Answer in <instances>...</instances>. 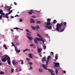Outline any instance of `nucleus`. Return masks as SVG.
Instances as JSON below:
<instances>
[{
    "mask_svg": "<svg viewBox=\"0 0 75 75\" xmlns=\"http://www.w3.org/2000/svg\"><path fill=\"white\" fill-rule=\"evenodd\" d=\"M64 24V26H65L67 25V23L66 22L63 23V22H62L60 24L59 23H57L56 25V30L58 31H59V29L60 28V30L61 29V27Z\"/></svg>",
    "mask_w": 75,
    "mask_h": 75,
    "instance_id": "f257e3e1",
    "label": "nucleus"
},
{
    "mask_svg": "<svg viewBox=\"0 0 75 75\" xmlns=\"http://www.w3.org/2000/svg\"><path fill=\"white\" fill-rule=\"evenodd\" d=\"M8 57H9V56H8V55H5V57L4 58H1V61L2 62H6V60L7 59V58H8Z\"/></svg>",
    "mask_w": 75,
    "mask_h": 75,
    "instance_id": "f03ea898",
    "label": "nucleus"
},
{
    "mask_svg": "<svg viewBox=\"0 0 75 75\" xmlns=\"http://www.w3.org/2000/svg\"><path fill=\"white\" fill-rule=\"evenodd\" d=\"M37 40H38V41H43L42 38H41V39H40L38 38H36V39L34 40V41L35 44H37Z\"/></svg>",
    "mask_w": 75,
    "mask_h": 75,
    "instance_id": "7ed1b4c3",
    "label": "nucleus"
},
{
    "mask_svg": "<svg viewBox=\"0 0 75 75\" xmlns=\"http://www.w3.org/2000/svg\"><path fill=\"white\" fill-rule=\"evenodd\" d=\"M42 66L43 68L45 69L46 70H47L48 69H47V67H48V64H47L46 63L45 65V64H42Z\"/></svg>",
    "mask_w": 75,
    "mask_h": 75,
    "instance_id": "20e7f679",
    "label": "nucleus"
},
{
    "mask_svg": "<svg viewBox=\"0 0 75 75\" xmlns=\"http://www.w3.org/2000/svg\"><path fill=\"white\" fill-rule=\"evenodd\" d=\"M10 11L8 13H7L5 15L6 16V18H8V16L9 14H11L12 12H13V11Z\"/></svg>",
    "mask_w": 75,
    "mask_h": 75,
    "instance_id": "39448f33",
    "label": "nucleus"
},
{
    "mask_svg": "<svg viewBox=\"0 0 75 75\" xmlns=\"http://www.w3.org/2000/svg\"><path fill=\"white\" fill-rule=\"evenodd\" d=\"M7 60L8 65H10L11 64V62H10L11 61L10 60V57H9L7 58Z\"/></svg>",
    "mask_w": 75,
    "mask_h": 75,
    "instance_id": "423d86ee",
    "label": "nucleus"
},
{
    "mask_svg": "<svg viewBox=\"0 0 75 75\" xmlns=\"http://www.w3.org/2000/svg\"><path fill=\"white\" fill-rule=\"evenodd\" d=\"M45 25H45V26H47V27H48L49 26V25H51V23H50V21L45 22Z\"/></svg>",
    "mask_w": 75,
    "mask_h": 75,
    "instance_id": "0eeeda50",
    "label": "nucleus"
},
{
    "mask_svg": "<svg viewBox=\"0 0 75 75\" xmlns=\"http://www.w3.org/2000/svg\"><path fill=\"white\" fill-rule=\"evenodd\" d=\"M54 64V66L56 67H59V63L58 62H53Z\"/></svg>",
    "mask_w": 75,
    "mask_h": 75,
    "instance_id": "6e6552de",
    "label": "nucleus"
},
{
    "mask_svg": "<svg viewBox=\"0 0 75 75\" xmlns=\"http://www.w3.org/2000/svg\"><path fill=\"white\" fill-rule=\"evenodd\" d=\"M0 14L3 16H4V15H5V14L4 13H3V10L1 9L0 10Z\"/></svg>",
    "mask_w": 75,
    "mask_h": 75,
    "instance_id": "1a4fd4ad",
    "label": "nucleus"
},
{
    "mask_svg": "<svg viewBox=\"0 0 75 75\" xmlns=\"http://www.w3.org/2000/svg\"><path fill=\"white\" fill-rule=\"evenodd\" d=\"M27 38L30 41H32V40L33 39V38L30 36H28L27 35H26Z\"/></svg>",
    "mask_w": 75,
    "mask_h": 75,
    "instance_id": "9d476101",
    "label": "nucleus"
},
{
    "mask_svg": "<svg viewBox=\"0 0 75 75\" xmlns=\"http://www.w3.org/2000/svg\"><path fill=\"white\" fill-rule=\"evenodd\" d=\"M44 27H45V28H48V29H49V30L52 29V27L50 26H44Z\"/></svg>",
    "mask_w": 75,
    "mask_h": 75,
    "instance_id": "9b49d317",
    "label": "nucleus"
},
{
    "mask_svg": "<svg viewBox=\"0 0 75 75\" xmlns=\"http://www.w3.org/2000/svg\"><path fill=\"white\" fill-rule=\"evenodd\" d=\"M30 23H35V21L34 20V19L33 18L30 19Z\"/></svg>",
    "mask_w": 75,
    "mask_h": 75,
    "instance_id": "f8f14e48",
    "label": "nucleus"
},
{
    "mask_svg": "<svg viewBox=\"0 0 75 75\" xmlns=\"http://www.w3.org/2000/svg\"><path fill=\"white\" fill-rule=\"evenodd\" d=\"M48 70L50 72L51 74L54 72V70L52 69H48Z\"/></svg>",
    "mask_w": 75,
    "mask_h": 75,
    "instance_id": "ddd939ff",
    "label": "nucleus"
},
{
    "mask_svg": "<svg viewBox=\"0 0 75 75\" xmlns=\"http://www.w3.org/2000/svg\"><path fill=\"white\" fill-rule=\"evenodd\" d=\"M38 53H40L41 52V51H42V49H39V48H38Z\"/></svg>",
    "mask_w": 75,
    "mask_h": 75,
    "instance_id": "4468645a",
    "label": "nucleus"
},
{
    "mask_svg": "<svg viewBox=\"0 0 75 75\" xmlns=\"http://www.w3.org/2000/svg\"><path fill=\"white\" fill-rule=\"evenodd\" d=\"M18 62H21V65H23L24 64V60H20L19 61H18Z\"/></svg>",
    "mask_w": 75,
    "mask_h": 75,
    "instance_id": "2eb2a0df",
    "label": "nucleus"
},
{
    "mask_svg": "<svg viewBox=\"0 0 75 75\" xmlns=\"http://www.w3.org/2000/svg\"><path fill=\"white\" fill-rule=\"evenodd\" d=\"M46 61V59L45 57L43 58L42 59V63H44V61Z\"/></svg>",
    "mask_w": 75,
    "mask_h": 75,
    "instance_id": "dca6fc26",
    "label": "nucleus"
},
{
    "mask_svg": "<svg viewBox=\"0 0 75 75\" xmlns=\"http://www.w3.org/2000/svg\"><path fill=\"white\" fill-rule=\"evenodd\" d=\"M31 27L32 28V29L33 30H35V27L33 26V25H31Z\"/></svg>",
    "mask_w": 75,
    "mask_h": 75,
    "instance_id": "f3484780",
    "label": "nucleus"
},
{
    "mask_svg": "<svg viewBox=\"0 0 75 75\" xmlns=\"http://www.w3.org/2000/svg\"><path fill=\"white\" fill-rule=\"evenodd\" d=\"M32 55H33V54L30 53L29 54V57H30V58H33V57H32Z\"/></svg>",
    "mask_w": 75,
    "mask_h": 75,
    "instance_id": "a211bd4d",
    "label": "nucleus"
},
{
    "mask_svg": "<svg viewBox=\"0 0 75 75\" xmlns=\"http://www.w3.org/2000/svg\"><path fill=\"white\" fill-rule=\"evenodd\" d=\"M39 71L40 72H42L43 71V69H39Z\"/></svg>",
    "mask_w": 75,
    "mask_h": 75,
    "instance_id": "6ab92c4d",
    "label": "nucleus"
},
{
    "mask_svg": "<svg viewBox=\"0 0 75 75\" xmlns=\"http://www.w3.org/2000/svg\"><path fill=\"white\" fill-rule=\"evenodd\" d=\"M3 47L5 48V50H7V47H6V45L4 44Z\"/></svg>",
    "mask_w": 75,
    "mask_h": 75,
    "instance_id": "aec40b11",
    "label": "nucleus"
},
{
    "mask_svg": "<svg viewBox=\"0 0 75 75\" xmlns=\"http://www.w3.org/2000/svg\"><path fill=\"white\" fill-rule=\"evenodd\" d=\"M41 21H38L37 22V24H41Z\"/></svg>",
    "mask_w": 75,
    "mask_h": 75,
    "instance_id": "412c9836",
    "label": "nucleus"
},
{
    "mask_svg": "<svg viewBox=\"0 0 75 75\" xmlns=\"http://www.w3.org/2000/svg\"><path fill=\"white\" fill-rule=\"evenodd\" d=\"M12 62L13 65H16V62H15V60H12Z\"/></svg>",
    "mask_w": 75,
    "mask_h": 75,
    "instance_id": "4be33fe9",
    "label": "nucleus"
},
{
    "mask_svg": "<svg viewBox=\"0 0 75 75\" xmlns=\"http://www.w3.org/2000/svg\"><path fill=\"white\" fill-rule=\"evenodd\" d=\"M2 17H6V15H4V16H3V15H1L0 16V19H1V18H2Z\"/></svg>",
    "mask_w": 75,
    "mask_h": 75,
    "instance_id": "5701e85b",
    "label": "nucleus"
},
{
    "mask_svg": "<svg viewBox=\"0 0 75 75\" xmlns=\"http://www.w3.org/2000/svg\"><path fill=\"white\" fill-rule=\"evenodd\" d=\"M43 50H45V49H46V46H45V45H43Z\"/></svg>",
    "mask_w": 75,
    "mask_h": 75,
    "instance_id": "b1692460",
    "label": "nucleus"
},
{
    "mask_svg": "<svg viewBox=\"0 0 75 75\" xmlns=\"http://www.w3.org/2000/svg\"><path fill=\"white\" fill-rule=\"evenodd\" d=\"M26 59L27 61H28V62H29V61H30V60H31V59L28 58H26Z\"/></svg>",
    "mask_w": 75,
    "mask_h": 75,
    "instance_id": "393cba45",
    "label": "nucleus"
},
{
    "mask_svg": "<svg viewBox=\"0 0 75 75\" xmlns=\"http://www.w3.org/2000/svg\"><path fill=\"white\" fill-rule=\"evenodd\" d=\"M35 27V29H36V30H38V29H39V28H40V27H39V26H37Z\"/></svg>",
    "mask_w": 75,
    "mask_h": 75,
    "instance_id": "a878e982",
    "label": "nucleus"
},
{
    "mask_svg": "<svg viewBox=\"0 0 75 75\" xmlns=\"http://www.w3.org/2000/svg\"><path fill=\"white\" fill-rule=\"evenodd\" d=\"M57 56H58V54H56V55L55 58L56 59H57V60L58 59V57H57Z\"/></svg>",
    "mask_w": 75,
    "mask_h": 75,
    "instance_id": "bb28decb",
    "label": "nucleus"
},
{
    "mask_svg": "<svg viewBox=\"0 0 75 75\" xmlns=\"http://www.w3.org/2000/svg\"><path fill=\"white\" fill-rule=\"evenodd\" d=\"M51 59V56H48L47 57V60H49V59Z\"/></svg>",
    "mask_w": 75,
    "mask_h": 75,
    "instance_id": "cd10ccee",
    "label": "nucleus"
},
{
    "mask_svg": "<svg viewBox=\"0 0 75 75\" xmlns=\"http://www.w3.org/2000/svg\"><path fill=\"white\" fill-rule=\"evenodd\" d=\"M28 49H26L25 50H23V52H25V51H28Z\"/></svg>",
    "mask_w": 75,
    "mask_h": 75,
    "instance_id": "c85d7f7f",
    "label": "nucleus"
},
{
    "mask_svg": "<svg viewBox=\"0 0 75 75\" xmlns=\"http://www.w3.org/2000/svg\"><path fill=\"white\" fill-rule=\"evenodd\" d=\"M11 73H13L14 72V69L13 68L11 69Z\"/></svg>",
    "mask_w": 75,
    "mask_h": 75,
    "instance_id": "c756f323",
    "label": "nucleus"
},
{
    "mask_svg": "<svg viewBox=\"0 0 75 75\" xmlns=\"http://www.w3.org/2000/svg\"><path fill=\"white\" fill-rule=\"evenodd\" d=\"M14 29L15 30L16 29V30H18V29H20V28L16 27V28H14Z\"/></svg>",
    "mask_w": 75,
    "mask_h": 75,
    "instance_id": "7c9ffc66",
    "label": "nucleus"
},
{
    "mask_svg": "<svg viewBox=\"0 0 75 75\" xmlns=\"http://www.w3.org/2000/svg\"><path fill=\"white\" fill-rule=\"evenodd\" d=\"M64 30H65V28H63V29H62L61 30L60 32H62L63 31H64Z\"/></svg>",
    "mask_w": 75,
    "mask_h": 75,
    "instance_id": "2f4dec72",
    "label": "nucleus"
},
{
    "mask_svg": "<svg viewBox=\"0 0 75 75\" xmlns=\"http://www.w3.org/2000/svg\"><path fill=\"white\" fill-rule=\"evenodd\" d=\"M16 52L17 53H19V52H20V50H17Z\"/></svg>",
    "mask_w": 75,
    "mask_h": 75,
    "instance_id": "473e14b6",
    "label": "nucleus"
},
{
    "mask_svg": "<svg viewBox=\"0 0 75 75\" xmlns=\"http://www.w3.org/2000/svg\"><path fill=\"white\" fill-rule=\"evenodd\" d=\"M47 21H51V20L50 18H47Z\"/></svg>",
    "mask_w": 75,
    "mask_h": 75,
    "instance_id": "72a5a7b5",
    "label": "nucleus"
},
{
    "mask_svg": "<svg viewBox=\"0 0 75 75\" xmlns=\"http://www.w3.org/2000/svg\"><path fill=\"white\" fill-rule=\"evenodd\" d=\"M30 45V47H34V44H31Z\"/></svg>",
    "mask_w": 75,
    "mask_h": 75,
    "instance_id": "f704fd0d",
    "label": "nucleus"
},
{
    "mask_svg": "<svg viewBox=\"0 0 75 75\" xmlns=\"http://www.w3.org/2000/svg\"><path fill=\"white\" fill-rule=\"evenodd\" d=\"M34 11V10H30V12L32 13H34V12L33 11Z\"/></svg>",
    "mask_w": 75,
    "mask_h": 75,
    "instance_id": "c9c22d12",
    "label": "nucleus"
},
{
    "mask_svg": "<svg viewBox=\"0 0 75 75\" xmlns=\"http://www.w3.org/2000/svg\"><path fill=\"white\" fill-rule=\"evenodd\" d=\"M2 74H4V72L3 71H1L0 72V75H1Z\"/></svg>",
    "mask_w": 75,
    "mask_h": 75,
    "instance_id": "e433bc0d",
    "label": "nucleus"
},
{
    "mask_svg": "<svg viewBox=\"0 0 75 75\" xmlns=\"http://www.w3.org/2000/svg\"><path fill=\"white\" fill-rule=\"evenodd\" d=\"M53 22L54 24H55L57 22V21H56V20H54Z\"/></svg>",
    "mask_w": 75,
    "mask_h": 75,
    "instance_id": "4c0bfd02",
    "label": "nucleus"
},
{
    "mask_svg": "<svg viewBox=\"0 0 75 75\" xmlns=\"http://www.w3.org/2000/svg\"><path fill=\"white\" fill-rule=\"evenodd\" d=\"M18 64V61H17L15 62V65H17Z\"/></svg>",
    "mask_w": 75,
    "mask_h": 75,
    "instance_id": "58836bf2",
    "label": "nucleus"
},
{
    "mask_svg": "<svg viewBox=\"0 0 75 75\" xmlns=\"http://www.w3.org/2000/svg\"><path fill=\"white\" fill-rule=\"evenodd\" d=\"M28 64L29 65H33V63L31 62H30V63L28 62Z\"/></svg>",
    "mask_w": 75,
    "mask_h": 75,
    "instance_id": "ea45409f",
    "label": "nucleus"
},
{
    "mask_svg": "<svg viewBox=\"0 0 75 75\" xmlns=\"http://www.w3.org/2000/svg\"><path fill=\"white\" fill-rule=\"evenodd\" d=\"M11 44H12V47H13V46H14V44L13 42H12Z\"/></svg>",
    "mask_w": 75,
    "mask_h": 75,
    "instance_id": "a19ab883",
    "label": "nucleus"
},
{
    "mask_svg": "<svg viewBox=\"0 0 75 75\" xmlns=\"http://www.w3.org/2000/svg\"><path fill=\"white\" fill-rule=\"evenodd\" d=\"M55 72L57 74H58V70L56 69L55 70Z\"/></svg>",
    "mask_w": 75,
    "mask_h": 75,
    "instance_id": "79ce46f5",
    "label": "nucleus"
},
{
    "mask_svg": "<svg viewBox=\"0 0 75 75\" xmlns=\"http://www.w3.org/2000/svg\"><path fill=\"white\" fill-rule=\"evenodd\" d=\"M30 68L29 69H33V67H31V66H30Z\"/></svg>",
    "mask_w": 75,
    "mask_h": 75,
    "instance_id": "37998d69",
    "label": "nucleus"
},
{
    "mask_svg": "<svg viewBox=\"0 0 75 75\" xmlns=\"http://www.w3.org/2000/svg\"><path fill=\"white\" fill-rule=\"evenodd\" d=\"M28 13L29 14H32V13L31 12H28Z\"/></svg>",
    "mask_w": 75,
    "mask_h": 75,
    "instance_id": "c03bdc74",
    "label": "nucleus"
},
{
    "mask_svg": "<svg viewBox=\"0 0 75 75\" xmlns=\"http://www.w3.org/2000/svg\"><path fill=\"white\" fill-rule=\"evenodd\" d=\"M51 74V75H55V74L53 72Z\"/></svg>",
    "mask_w": 75,
    "mask_h": 75,
    "instance_id": "a18cd8bd",
    "label": "nucleus"
},
{
    "mask_svg": "<svg viewBox=\"0 0 75 75\" xmlns=\"http://www.w3.org/2000/svg\"><path fill=\"white\" fill-rule=\"evenodd\" d=\"M18 39V37H17V36H16L15 37V39L16 40H17V39Z\"/></svg>",
    "mask_w": 75,
    "mask_h": 75,
    "instance_id": "49530a36",
    "label": "nucleus"
},
{
    "mask_svg": "<svg viewBox=\"0 0 75 75\" xmlns=\"http://www.w3.org/2000/svg\"><path fill=\"white\" fill-rule=\"evenodd\" d=\"M11 7H9V8H8V11H10V9H11Z\"/></svg>",
    "mask_w": 75,
    "mask_h": 75,
    "instance_id": "de8ad7c7",
    "label": "nucleus"
},
{
    "mask_svg": "<svg viewBox=\"0 0 75 75\" xmlns=\"http://www.w3.org/2000/svg\"><path fill=\"white\" fill-rule=\"evenodd\" d=\"M20 22H22L23 21V20L22 19H20L19 20Z\"/></svg>",
    "mask_w": 75,
    "mask_h": 75,
    "instance_id": "09e8293b",
    "label": "nucleus"
},
{
    "mask_svg": "<svg viewBox=\"0 0 75 75\" xmlns=\"http://www.w3.org/2000/svg\"><path fill=\"white\" fill-rule=\"evenodd\" d=\"M15 51L16 52V51H17V50H17V48H16V47H15Z\"/></svg>",
    "mask_w": 75,
    "mask_h": 75,
    "instance_id": "8fccbe9b",
    "label": "nucleus"
},
{
    "mask_svg": "<svg viewBox=\"0 0 75 75\" xmlns=\"http://www.w3.org/2000/svg\"><path fill=\"white\" fill-rule=\"evenodd\" d=\"M20 17V16H18V15H16L15 16V17Z\"/></svg>",
    "mask_w": 75,
    "mask_h": 75,
    "instance_id": "3c124183",
    "label": "nucleus"
},
{
    "mask_svg": "<svg viewBox=\"0 0 75 75\" xmlns=\"http://www.w3.org/2000/svg\"><path fill=\"white\" fill-rule=\"evenodd\" d=\"M32 18H36V17L34 16H31Z\"/></svg>",
    "mask_w": 75,
    "mask_h": 75,
    "instance_id": "603ef678",
    "label": "nucleus"
},
{
    "mask_svg": "<svg viewBox=\"0 0 75 75\" xmlns=\"http://www.w3.org/2000/svg\"><path fill=\"white\" fill-rule=\"evenodd\" d=\"M26 31H27V32H28V33H30V31H28V29H26Z\"/></svg>",
    "mask_w": 75,
    "mask_h": 75,
    "instance_id": "864d4df0",
    "label": "nucleus"
},
{
    "mask_svg": "<svg viewBox=\"0 0 75 75\" xmlns=\"http://www.w3.org/2000/svg\"><path fill=\"white\" fill-rule=\"evenodd\" d=\"M16 45H20V43L17 42L16 43Z\"/></svg>",
    "mask_w": 75,
    "mask_h": 75,
    "instance_id": "5fc2aeb1",
    "label": "nucleus"
},
{
    "mask_svg": "<svg viewBox=\"0 0 75 75\" xmlns=\"http://www.w3.org/2000/svg\"><path fill=\"white\" fill-rule=\"evenodd\" d=\"M48 62H49V61L48 60H47L46 61V64H48Z\"/></svg>",
    "mask_w": 75,
    "mask_h": 75,
    "instance_id": "6e6d98bb",
    "label": "nucleus"
},
{
    "mask_svg": "<svg viewBox=\"0 0 75 75\" xmlns=\"http://www.w3.org/2000/svg\"><path fill=\"white\" fill-rule=\"evenodd\" d=\"M14 4H15V5H17V3H16V2H14Z\"/></svg>",
    "mask_w": 75,
    "mask_h": 75,
    "instance_id": "4d7b16f0",
    "label": "nucleus"
},
{
    "mask_svg": "<svg viewBox=\"0 0 75 75\" xmlns=\"http://www.w3.org/2000/svg\"><path fill=\"white\" fill-rule=\"evenodd\" d=\"M27 35H29V36H31V35H30V34L28 33H27Z\"/></svg>",
    "mask_w": 75,
    "mask_h": 75,
    "instance_id": "13d9d810",
    "label": "nucleus"
},
{
    "mask_svg": "<svg viewBox=\"0 0 75 75\" xmlns=\"http://www.w3.org/2000/svg\"><path fill=\"white\" fill-rule=\"evenodd\" d=\"M37 36H38L39 37H40V35L39 34L37 35Z\"/></svg>",
    "mask_w": 75,
    "mask_h": 75,
    "instance_id": "bf43d9fd",
    "label": "nucleus"
},
{
    "mask_svg": "<svg viewBox=\"0 0 75 75\" xmlns=\"http://www.w3.org/2000/svg\"><path fill=\"white\" fill-rule=\"evenodd\" d=\"M42 41V42L43 44H44V40H43Z\"/></svg>",
    "mask_w": 75,
    "mask_h": 75,
    "instance_id": "052dcab7",
    "label": "nucleus"
},
{
    "mask_svg": "<svg viewBox=\"0 0 75 75\" xmlns=\"http://www.w3.org/2000/svg\"><path fill=\"white\" fill-rule=\"evenodd\" d=\"M63 73L64 74H65L66 73V71H63Z\"/></svg>",
    "mask_w": 75,
    "mask_h": 75,
    "instance_id": "680f3d73",
    "label": "nucleus"
},
{
    "mask_svg": "<svg viewBox=\"0 0 75 75\" xmlns=\"http://www.w3.org/2000/svg\"><path fill=\"white\" fill-rule=\"evenodd\" d=\"M54 62H57V60H56V59H54Z\"/></svg>",
    "mask_w": 75,
    "mask_h": 75,
    "instance_id": "e2e57ef3",
    "label": "nucleus"
},
{
    "mask_svg": "<svg viewBox=\"0 0 75 75\" xmlns=\"http://www.w3.org/2000/svg\"><path fill=\"white\" fill-rule=\"evenodd\" d=\"M11 31H14V30L12 29H11Z\"/></svg>",
    "mask_w": 75,
    "mask_h": 75,
    "instance_id": "0e129e2a",
    "label": "nucleus"
},
{
    "mask_svg": "<svg viewBox=\"0 0 75 75\" xmlns=\"http://www.w3.org/2000/svg\"><path fill=\"white\" fill-rule=\"evenodd\" d=\"M19 69H20V70H19V72L21 71V69L20 68Z\"/></svg>",
    "mask_w": 75,
    "mask_h": 75,
    "instance_id": "69168bd1",
    "label": "nucleus"
},
{
    "mask_svg": "<svg viewBox=\"0 0 75 75\" xmlns=\"http://www.w3.org/2000/svg\"><path fill=\"white\" fill-rule=\"evenodd\" d=\"M14 17V16H11V18H13Z\"/></svg>",
    "mask_w": 75,
    "mask_h": 75,
    "instance_id": "338daca9",
    "label": "nucleus"
},
{
    "mask_svg": "<svg viewBox=\"0 0 75 75\" xmlns=\"http://www.w3.org/2000/svg\"><path fill=\"white\" fill-rule=\"evenodd\" d=\"M51 54H54V52H51Z\"/></svg>",
    "mask_w": 75,
    "mask_h": 75,
    "instance_id": "774afa93",
    "label": "nucleus"
}]
</instances>
